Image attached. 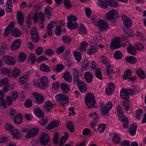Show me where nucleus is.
I'll list each match as a JSON object with an SVG mask.
<instances>
[{"mask_svg": "<svg viewBox=\"0 0 146 146\" xmlns=\"http://www.w3.org/2000/svg\"><path fill=\"white\" fill-rule=\"evenodd\" d=\"M67 28L70 30L76 29L77 28L78 25L76 21L68 22L67 23Z\"/></svg>", "mask_w": 146, "mask_h": 146, "instance_id": "4be33fe9", "label": "nucleus"}, {"mask_svg": "<svg viewBox=\"0 0 146 146\" xmlns=\"http://www.w3.org/2000/svg\"><path fill=\"white\" fill-rule=\"evenodd\" d=\"M12 33L15 37H17L21 36L22 33L19 29H15L12 30Z\"/></svg>", "mask_w": 146, "mask_h": 146, "instance_id": "49530a36", "label": "nucleus"}, {"mask_svg": "<svg viewBox=\"0 0 146 146\" xmlns=\"http://www.w3.org/2000/svg\"><path fill=\"white\" fill-rule=\"evenodd\" d=\"M48 82V79L45 76H43L38 79L33 81V85L34 86L39 87L40 88H44L47 86Z\"/></svg>", "mask_w": 146, "mask_h": 146, "instance_id": "f257e3e1", "label": "nucleus"}, {"mask_svg": "<svg viewBox=\"0 0 146 146\" xmlns=\"http://www.w3.org/2000/svg\"><path fill=\"white\" fill-rule=\"evenodd\" d=\"M38 12L36 11L35 12L34 11L31 12L28 15V19H33L35 22L37 21Z\"/></svg>", "mask_w": 146, "mask_h": 146, "instance_id": "393cba45", "label": "nucleus"}, {"mask_svg": "<svg viewBox=\"0 0 146 146\" xmlns=\"http://www.w3.org/2000/svg\"><path fill=\"white\" fill-rule=\"evenodd\" d=\"M45 20L44 14L40 12L39 14V18L38 19V21L39 23V27L41 29L44 28V23Z\"/></svg>", "mask_w": 146, "mask_h": 146, "instance_id": "f3484780", "label": "nucleus"}, {"mask_svg": "<svg viewBox=\"0 0 146 146\" xmlns=\"http://www.w3.org/2000/svg\"><path fill=\"white\" fill-rule=\"evenodd\" d=\"M24 19L23 13L20 11H18L17 14V20L19 25L21 26L23 25Z\"/></svg>", "mask_w": 146, "mask_h": 146, "instance_id": "5701e85b", "label": "nucleus"}, {"mask_svg": "<svg viewBox=\"0 0 146 146\" xmlns=\"http://www.w3.org/2000/svg\"><path fill=\"white\" fill-rule=\"evenodd\" d=\"M64 68V65L61 64H59L56 65L54 71L56 72H59L62 71Z\"/></svg>", "mask_w": 146, "mask_h": 146, "instance_id": "bf43d9fd", "label": "nucleus"}, {"mask_svg": "<svg viewBox=\"0 0 146 146\" xmlns=\"http://www.w3.org/2000/svg\"><path fill=\"white\" fill-rule=\"evenodd\" d=\"M53 107V104L50 101L46 102L44 105V110L46 112L50 111Z\"/></svg>", "mask_w": 146, "mask_h": 146, "instance_id": "6ab92c4d", "label": "nucleus"}, {"mask_svg": "<svg viewBox=\"0 0 146 146\" xmlns=\"http://www.w3.org/2000/svg\"><path fill=\"white\" fill-rule=\"evenodd\" d=\"M114 58L117 59H121L122 57V54L119 51H117L114 54Z\"/></svg>", "mask_w": 146, "mask_h": 146, "instance_id": "680f3d73", "label": "nucleus"}, {"mask_svg": "<svg viewBox=\"0 0 146 146\" xmlns=\"http://www.w3.org/2000/svg\"><path fill=\"white\" fill-rule=\"evenodd\" d=\"M67 18L68 22L76 21L78 20L77 17L73 15H70L67 16Z\"/></svg>", "mask_w": 146, "mask_h": 146, "instance_id": "13d9d810", "label": "nucleus"}, {"mask_svg": "<svg viewBox=\"0 0 146 146\" xmlns=\"http://www.w3.org/2000/svg\"><path fill=\"white\" fill-rule=\"evenodd\" d=\"M119 121L123 123V126L124 128H127L129 127V119L125 115L118 118Z\"/></svg>", "mask_w": 146, "mask_h": 146, "instance_id": "f8f14e48", "label": "nucleus"}, {"mask_svg": "<svg viewBox=\"0 0 146 146\" xmlns=\"http://www.w3.org/2000/svg\"><path fill=\"white\" fill-rule=\"evenodd\" d=\"M108 4V5L111 7H116L119 6V4L114 0H105Z\"/></svg>", "mask_w": 146, "mask_h": 146, "instance_id": "ea45409f", "label": "nucleus"}, {"mask_svg": "<svg viewBox=\"0 0 146 146\" xmlns=\"http://www.w3.org/2000/svg\"><path fill=\"white\" fill-rule=\"evenodd\" d=\"M52 9L49 6L46 7L44 10L45 14L48 19H50L52 17Z\"/></svg>", "mask_w": 146, "mask_h": 146, "instance_id": "c85d7f7f", "label": "nucleus"}, {"mask_svg": "<svg viewBox=\"0 0 146 146\" xmlns=\"http://www.w3.org/2000/svg\"><path fill=\"white\" fill-rule=\"evenodd\" d=\"M74 76V81L75 82H79L78 71L76 68H73L72 69Z\"/></svg>", "mask_w": 146, "mask_h": 146, "instance_id": "c9c22d12", "label": "nucleus"}, {"mask_svg": "<svg viewBox=\"0 0 146 146\" xmlns=\"http://www.w3.org/2000/svg\"><path fill=\"white\" fill-rule=\"evenodd\" d=\"M90 116L93 118V120L90 124L91 127L93 128L96 125H97L96 123L98 121V114L96 112H92L90 113Z\"/></svg>", "mask_w": 146, "mask_h": 146, "instance_id": "2eb2a0df", "label": "nucleus"}, {"mask_svg": "<svg viewBox=\"0 0 146 146\" xmlns=\"http://www.w3.org/2000/svg\"><path fill=\"white\" fill-rule=\"evenodd\" d=\"M137 74L139 78L142 80L144 79L145 77V74L144 71L141 69H138L136 70Z\"/></svg>", "mask_w": 146, "mask_h": 146, "instance_id": "e433bc0d", "label": "nucleus"}, {"mask_svg": "<svg viewBox=\"0 0 146 146\" xmlns=\"http://www.w3.org/2000/svg\"><path fill=\"white\" fill-rule=\"evenodd\" d=\"M126 59L127 62L131 64H134L137 62L136 58L133 56L127 57L126 58Z\"/></svg>", "mask_w": 146, "mask_h": 146, "instance_id": "09e8293b", "label": "nucleus"}, {"mask_svg": "<svg viewBox=\"0 0 146 146\" xmlns=\"http://www.w3.org/2000/svg\"><path fill=\"white\" fill-rule=\"evenodd\" d=\"M83 135L85 137L87 136H90L92 134V132L91 130L87 128L84 129L82 132Z\"/></svg>", "mask_w": 146, "mask_h": 146, "instance_id": "3c124183", "label": "nucleus"}, {"mask_svg": "<svg viewBox=\"0 0 146 146\" xmlns=\"http://www.w3.org/2000/svg\"><path fill=\"white\" fill-rule=\"evenodd\" d=\"M143 113V110L141 109H138L135 112V117L137 119L139 120L140 117Z\"/></svg>", "mask_w": 146, "mask_h": 146, "instance_id": "6e6d98bb", "label": "nucleus"}, {"mask_svg": "<svg viewBox=\"0 0 146 146\" xmlns=\"http://www.w3.org/2000/svg\"><path fill=\"white\" fill-rule=\"evenodd\" d=\"M8 80L7 78H4L2 79L0 81V86H5L9 85L8 84Z\"/></svg>", "mask_w": 146, "mask_h": 146, "instance_id": "e2e57ef3", "label": "nucleus"}, {"mask_svg": "<svg viewBox=\"0 0 146 146\" xmlns=\"http://www.w3.org/2000/svg\"><path fill=\"white\" fill-rule=\"evenodd\" d=\"M104 103H101V113L103 115L108 116L109 111L113 107L112 104L111 102H109L107 103L106 105L104 106Z\"/></svg>", "mask_w": 146, "mask_h": 146, "instance_id": "20e7f679", "label": "nucleus"}, {"mask_svg": "<svg viewBox=\"0 0 146 146\" xmlns=\"http://www.w3.org/2000/svg\"><path fill=\"white\" fill-rule=\"evenodd\" d=\"M27 58L26 54L23 52H21L19 53L18 60L19 62H24Z\"/></svg>", "mask_w": 146, "mask_h": 146, "instance_id": "a19ab883", "label": "nucleus"}, {"mask_svg": "<svg viewBox=\"0 0 146 146\" xmlns=\"http://www.w3.org/2000/svg\"><path fill=\"white\" fill-rule=\"evenodd\" d=\"M137 129V125L135 123L132 124L129 128V132L130 134L132 135H135Z\"/></svg>", "mask_w": 146, "mask_h": 146, "instance_id": "f704fd0d", "label": "nucleus"}, {"mask_svg": "<svg viewBox=\"0 0 146 146\" xmlns=\"http://www.w3.org/2000/svg\"><path fill=\"white\" fill-rule=\"evenodd\" d=\"M40 140L41 144L45 145L50 141V138L48 134L43 133L40 135Z\"/></svg>", "mask_w": 146, "mask_h": 146, "instance_id": "6e6552de", "label": "nucleus"}, {"mask_svg": "<svg viewBox=\"0 0 146 146\" xmlns=\"http://www.w3.org/2000/svg\"><path fill=\"white\" fill-rule=\"evenodd\" d=\"M68 134L66 132H65L64 135L61 138L59 146H62L67 140L68 137Z\"/></svg>", "mask_w": 146, "mask_h": 146, "instance_id": "79ce46f5", "label": "nucleus"}, {"mask_svg": "<svg viewBox=\"0 0 146 146\" xmlns=\"http://www.w3.org/2000/svg\"><path fill=\"white\" fill-rule=\"evenodd\" d=\"M120 38L119 37H116L114 38L110 45V48L113 49L120 48L121 46L120 43Z\"/></svg>", "mask_w": 146, "mask_h": 146, "instance_id": "423d86ee", "label": "nucleus"}, {"mask_svg": "<svg viewBox=\"0 0 146 146\" xmlns=\"http://www.w3.org/2000/svg\"><path fill=\"white\" fill-rule=\"evenodd\" d=\"M3 59L4 61L8 65H13L15 64V60L11 56L5 55L3 57Z\"/></svg>", "mask_w": 146, "mask_h": 146, "instance_id": "9d476101", "label": "nucleus"}, {"mask_svg": "<svg viewBox=\"0 0 146 146\" xmlns=\"http://www.w3.org/2000/svg\"><path fill=\"white\" fill-rule=\"evenodd\" d=\"M118 14V11L115 9L110 10L105 15V17L108 21H111L115 19V17Z\"/></svg>", "mask_w": 146, "mask_h": 146, "instance_id": "0eeeda50", "label": "nucleus"}, {"mask_svg": "<svg viewBox=\"0 0 146 146\" xmlns=\"http://www.w3.org/2000/svg\"><path fill=\"white\" fill-rule=\"evenodd\" d=\"M25 106L27 108H30L32 106V101L29 99L27 100L25 102Z\"/></svg>", "mask_w": 146, "mask_h": 146, "instance_id": "774afa93", "label": "nucleus"}, {"mask_svg": "<svg viewBox=\"0 0 146 146\" xmlns=\"http://www.w3.org/2000/svg\"><path fill=\"white\" fill-rule=\"evenodd\" d=\"M63 42L65 43H69L71 42L72 39L69 36H64L62 38Z\"/></svg>", "mask_w": 146, "mask_h": 146, "instance_id": "0e129e2a", "label": "nucleus"}, {"mask_svg": "<svg viewBox=\"0 0 146 146\" xmlns=\"http://www.w3.org/2000/svg\"><path fill=\"white\" fill-rule=\"evenodd\" d=\"M79 33L81 35H85L87 33V30L84 25L81 24L79 27Z\"/></svg>", "mask_w": 146, "mask_h": 146, "instance_id": "c03bdc74", "label": "nucleus"}, {"mask_svg": "<svg viewBox=\"0 0 146 146\" xmlns=\"http://www.w3.org/2000/svg\"><path fill=\"white\" fill-rule=\"evenodd\" d=\"M132 74V71L131 69H128L124 73L123 79L124 80L129 79L131 77Z\"/></svg>", "mask_w": 146, "mask_h": 146, "instance_id": "4c0bfd02", "label": "nucleus"}, {"mask_svg": "<svg viewBox=\"0 0 146 146\" xmlns=\"http://www.w3.org/2000/svg\"><path fill=\"white\" fill-rule=\"evenodd\" d=\"M101 59L102 62L106 66L107 65L110 63L109 60L105 56H101Z\"/></svg>", "mask_w": 146, "mask_h": 146, "instance_id": "69168bd1", "label": "nucleus"}, {"mask_svg": "<svg viewBox=\"0 0 146 146\" xmlns=\"http://www.w3.org/2000/svg\"><path fill=\"white\" fill-rule=\"evenodd\" d=\"M59 125V122L57 121H53L50 123L47 127V129L49 130L53 129L57 127Z\"/></svg>", "mask_w": 146, "mask_h": 146, "instance_id": "72a5a7b5", "label": "nucleus"}, {"mask_svg": "<svg viewBox=\"0 0 146 146\" xmlns=\"http://www.w3.org/2000/svg\"><path fill=\"white\" fill-rule=\"evenodd\" d=\"M65 50V47L64 46H61L56 48V52L58 54H60L63 52Z\"/></svg>", "mask_w": 146, "mask_h": 146, "instance_id": "338daca9", "label": "nucleus"}, {"mask_svg": "<svg viewBox=\"0 0 146 146\" xmlns=\"http://www.w3.org/2000/svg\"><path fill=\"white\" fill-rule=\"evenodd\" d=\"M85 102L86 106L88 108H93L96 103L94 96L92 94H87L85 98Z\"/></svg>", "mask_w": 146, "mask_h": 146, "instance_id": "7ed1b4c3", "label": "nucleus"}, {"mask_svg": "<svg viewBox=\"0 0 146 146\" xmlns=\"http://www.w3.org/2000/svg\"><path fill=\"white\" fill-rule=\"evenodd\" d=\"M36 60L35 55L34 54H30L28 58V61L29 63L32 65H33Z\"/></svg>", "mask_w": 146, "mask_h": 146, "instance_id": "de8ad7c7", "label": "nucleus"}, {"mask_svg": "<svg viewBox=\"0 0 146 146\" xmlns=\"http://www.w3.org/2000/svg\"><path fill=\"white\" fill-rule=\"evenodd\" d=\"M122 19L125 26L128 27H131L132 25V21L128 17L125 15H123Z\"/></svg>", "mask_w": 146, "mask_h": 146, "instance_id": "9b49d317", "label": "nucleus"}, {"mask_svg": "<svg viewBox=\"0 0 146 146\" xmlns=\"http://www.w3.org/2000/svg\"><path fill=\"white\" fill-rule=\"evenodd\" d=\"M91 19L94 24L96 26H98V27L100 29V19H99L98 21V24H96L97 20L96 19V17L95 16H92L91 17Z\"/></svg>", "mask_w": 146, "mask_h": 146, "instance_id": "5fc2aeb1", "label": "nucleus"}, {"mask_svg": "<svg viewBox=\"0 0 146 146\" xmlns=\"http://www.w3.org/2000/svg\"><path fill=\"white\" fill-rule=\"evenodd\" d=\"M98 50L97 46L95 44L94 45L91 46L88 51L87 53V54L91 55L96 53Z\"/></svg>", "mask_w": 146, "mask_h": 146, "instance_id": "473e14b6", "label": "nucleus"}, {"mask_svg": "<svg viewBox=\"0 0 146 146\" xmlns=\"http://www.w3.org/2000/svg\"><path fill=\"white\" fill-rule=\"evenodd\" d=\"M11 135L13 138L15 139L20 138L21 136L20 131L17 129L13 130L11 132Z\"/></svg>", "mask_w": 146, "mask_h": 146, "instance_id": "b1692460", "label": "nucleus"}, {"mask_svg": "<svg viewBox=\"0 0 146 146\" xmlns=\"http://www.w3.org/2000/svg\"><path fill=\"white\" fill-rule=\"evenodd\" d=\"M84 75L86 81L88 83H91L93 79L92 74L90 72L87 71L84 73Z\"/></svg>", "mask_w": 146, "mask_h": 146, "instance_id": "a878e982", "label": "nucleus"}, {"mask_svg": "<svg viewBox=\"0 0 146 146\" xmlns=\"http://www.w3.org/2000/svg\"><path fill=\"white\" fill-rule=\"evenodd\" d=\"M22 121V116L20 114H18L15 117L14 121L15 124H18L21 122Z\"/></svg>", "mask_w": 146, "mask_h": 146, "instance_id": "37998d69", "label": "nucleus"}, {"mask_svg": "<svg viewBox=\"0 0 146 146\" xmlns=\"http://www.w3.org/2000/svg\"><path fill=\"white\" fill-rule=\"evenodd\" d=\"M21 41L19 39H17L13 41L11 45V48L12 50H15L19 48L21 46Z\"/></svg>", "mask_w": 146, "mask_h": 146, "instance_id": "7c9ffc66", "label": "nucleus"}, {"mask_svg": "<svg viewBox=\"0 0 146 146\" xmlns=\"http://www.w3.org/2000/svg\"><path fill=\"white\" fill-rule=\"evenodd\" d=\"M40 69L44 72H50V71L49 67L44 64H42L40 65Z\"/></svg>", "mask_w": 146, "mask_h": 146, "instance_id": "603ef678", "label": "nucleus"}, {"mask_svg": "<svg viewBox=\"0 0 146 146\" xmlns=\"http://www.w3.org/2000/svg\"><path fill=\"white\" fill-rule=\"evenodd\" d=\"M33 96L35 98L37 103H41L44 101L43 97L41 94L35 92L33 93Z\"/></svg>", "mask_w": 146, "mask_h": 146, "instance_id": "412c9836", "label": "nucleus"}, {"mask_svg": "<svg viewBox=\"0 0 146 146\" xmlns=\"http://www.w3.org/2000/svg\"><path fill=\"white\" fill-rule=\"evenodd\" d=\"M19 70L17 69L16 67H15L13 70V72L12 73L11 77L16 78L19 75Z\"/></svg>", "mask_w": 146, "mask_h": 146, "instance_id": "052dcab7", "label": "nucleus"}, {"mask_svg": "<svg viewBox=\"0 0 146 146\" xmlns=\"http://www.w3.org/2000/svg\"><path fill=\"white\" fill-rule=\"evenodd\" d=\"M106 66L107 74L109 76V78L111 79L112 77V73L115 72L114 67L110 63Z\"/></svg>", "mask_w": 146, "mask_h": 146, "instance_id": "dca6fc26", "label": "nucleus"}, {"mask_svg": "<svg viewBox=\"0 0 146 146\" xmlns=\"http://www.w3.org/2000/svg\"><path fill=\"white\" fill-rule=\"evenodd\" d=\"M78 84V88L82 93H85L87 91V87L85 84L81 80L76 82Z\"/></svg>", "mask_w": 146, "mask_h": 146, "instance_id": "ddd939ff", "label": "nucleus"}, {"mask_svg": "<svg viewBox=\"0 0 146 146\" xmlns=\"http://www.w3.org/2000/svg\"><path fill=\"white\" fill-rule=\"evenodd\" d=\"M127 50L128 52L133 55H135L137 53L136 49L131 45L127 47Z\"/></svg>", "mask_w": 146, "mask_h": 146, "instance_id": "58836bf2", "label": "nucleus"}, {"mask_svg": "<svg viewBox=\"0 0 146 146\" xmlns=\"http://www.w3.org/2000/svg\"><path fill=\"white\" fill-rule=\"evenodd\" d=\"M115 88L113 83L110 82L109 83L108 88H106L105 92L108 95H111L113 94Z\"/></svg>", "mask_w": 146, "mask_h": 146, "instance_id": "4468645a", "label": "nucleus"}, {"mask_svg": "<svg viewBox=\"0 0 146 146\" xmlns=\"http://www.w3.org/2000/svg\"><path fill=\"white\" fill-rule=\"evenodd\" d=\"M33 112L35 115L39 118L43 119L44 117V114L41 110L38 108H37L34 110Z\"/></svg>", "mask_w": 146, "mask_h": 146, "instance_id": "a211bd4d", "label": "nucleus"}, {"mask_svg": "<svg viewBox=\"0 0 146 146\" xmlns=\"http://www.w3.org/2000/svg\"><path fill=\"white\" fill-rule=\"evenodd\" d=\"M31 34L32 41L34 42H37L39 40V36L37 29L33 28L31 30Z\"/></svg>", "mask_w": 146, "mask_h": 146, "instance_id": "1a4fd4ad", "label": "nucleus"}, {"mask_svg": "<svg viewBox=\"0 0 146 146\" xmlns=\"http://www.w3.org/2000/svg\"><path fill=\"white\" fill-rule=\"evenodd\" d=\"M88 46L87 42L86 41L82 42L79 48L80 50L82 52L85 51Z\"/></svg>", "mask_w": 146, "mask_h": 146, "instance_id": "4d7b16f0", "label": "nucleus"}, {"mask_svg": "<svg viewBox=\"0 0 146 146\" xmlns=\"http://www.w3.org/2000/svg\"><path fill=\"white\" fill-rule=\"evenodd\" d=\"M116 111L117 113V115L118 118L125 115L122 109L120 106L118 105L116 107Z\"/></svg>", "mask_w": 146, "mask_h": 146, "instance_id": "a18cd8bd", "label": "nucleus"}, {"mask_svg": "<svg viewBox=\"0 0 146 146\" xmlns=\"http://www.w3.org/2000/svg\"><path fill=\"white\" fill-rule=\"evenodd\" d=\"M22 130L23 132L26 133L25 135V138L26 139L30 138L33 137L30 131H28L26 128H23Z\"/></svg>", "mask_w": 146, "mask_h": 146, "instance_id": "864d4df0", "label": "nucleus"}, {"mask_svg": "<svg viewBox=\"0 0 146 146\" xmlns=\"http://www.w3.org/2000/svg\"><path fill=\"white\" fill-rule=\"evenodd\" d=\"M63 78L66 81L69 82H71L72 80L71 75L68 71L64 72L62 75Z\"/></svg>", "mask_w": 146, "mask_h": 146, "instance_id": "2f4dec72", "label": "nucleus"}, {"mask_svg": "<svg viewBox=\"0 0 146 146\" xmlns=\"http://www.w3.org/2000/svg\"><path fill=\"white\" fill-rule=\"evenodd\" d=\"M112 140L113 143L116 144H118L121 140L120 135L118 133H114L113 135Z\"/></svg>", "mask_w": 146, "mask_h": 146, "instance_id": "cd10ccee", "label": "nucleus"}, {"mask_svg": "<svg viewBox=\"0 0 146 146\" xmlns=\"http://www.w3.org/2000/svg\"><path fill=\"white\" fill-rule=\"evenodd\" d=\"M109 28V26L107 22L101 19V32L107 31Z\"/></svg>", "mask_w": 146, "mask_h": 146, "instance_id": "bb28decb", "label": "nucleus"}, {"mask_svg": "<svg viewBox=\"0 0 146 146\" xmlns=\"http://www.w3.org/2000/svg\"><path fill=\"white\" fill-rule=\"evenodd\" d=\"M73 54L75 58L76 61L79 62L82 59V56L81 54L78 51H73Z\"/></svg>", "mask_w": 146, "mask_h": 146, "instance_id": "8fccbe9b", "label": "nucleus"}, {"mask_svg": "<svg viewBox=\"0 0 146 146\" xmlns=\"http://www.w3.org/2000/svg\"><path fill=\"white\" fill-rule=\"evenodd\" d=\"M31 72L29 71L25 74L21 76L19 79V82L21 84L25 83L27 80L29 74H31Z\"/></svg>", "mask_w": 146, "mask_h": 146, "instance_id": "aec40b11", "label": "nucleus"}, {"mask_svg": "<svg viewBox=\"0 0 146 146\" xmlns=\"http://www.w3.org/2000/svg\"><path fill=\"white\" fill-rule=\"evenodd\" d=\"M134 93L135 92L133 90L123 88L120 90V96L122 98L125 99L127 98L129 95H133Z\"/></svg>", "mask_w": 146, "mask_h": 146, "instance_id": "39448f33", "label": "nucleus"}, {"mask_svg": "<svg viewBox=\"0 0 146 146\" xmlns=\"http://www.w3.org/2000/svg\"><path fill=\"white\" fill-rule=\"evenodd\" d=\"M60 87L62 91L64 93H68L70 90L68 85L64 83H61Z\"/></svg>", "mask_w": 146, "mask_h": 146, "instance_id": "c756f323", "label": "nucleus"}, {"mask_svg": "<svg viewBox=\"0 0 146 146\" xmlns=\"http://www.w3.org/2000/svg\"><path fill=\"white\" fill-rule=\"evenodd\" d=\"M55 98L57 101L63 106L68 104L69 102L68 97L63 94H58L55 95Z\"/></svg>", "mask_w": 146, "mask_h": 146, "instance_id": "f03ea898", "label": "nucleus"}]
</instances>
